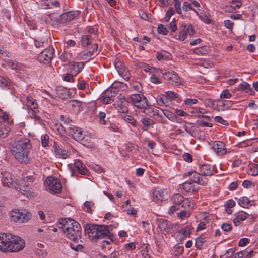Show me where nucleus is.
<instances>
[{"label": "nucleus", "mask_w": 258, "mask_h": 258, "mask_svg": "<svg viewBox=\"0 0 258 258\" xmlns=\"http://www.w3.org/2000/svg\"><path fill=\"white\" fill-rule=\"evenodd\" d=\"M57 226L64 234L73 241L75 242L81 239L82 229L77 221L71 219H60Z\"/></svg>", "instance_id": "nucleus-1"}, {"label": "nucleus", "mask_w": 258, "mask_h": 258, "mask_svg": "<svg viewBox=\"0 0 258 258\" xmlns=\"http://www.w3.org/2000/svg\"><path fill=\"white\" fill-rule=\"evenodd\" d=\"M31 148L30 140L27 138H22L14 143L11 147V152L18 161L27 164L30 160L29 155Z\"/></svg>", "instance_id": "nucleus-2"}, {"label": "nucleus", "mask_w": 258, "mask_h": 258, "mask_svg": "<svg viewBox=\"0 0 258 258\" xmlns=\"http://www.w3.org/2000/svg\"><path fill=\"white\" fill-rule=\"evenodd\" d=\"M86 231L89 238L92 240L102 239L106 237L110 239L111 237H112L107 226L105 225L92 224L89 226Z\"/></svg>", "instance_id": "nucleus-3"}, {"label": "nucleus", "mask_w": 258, "mask_h": 258, "mask_svg": "<svg viewBox=\"0 0 258 258\" xmlns=\"http://www.w3.org/2000/svg\"><path fill=\"white\" fill-rule=\"evenodd\" d=\"M10 220L12 222L23 223L27 222L31 218V214L25 209H15L9 213Z\"/></svg>", "instance_id": "nucleus-4"}, {"label": "nucleus", "mask_w": 258, "mask_h": 258, "mask_svg": "<svg viewBox=\"0 0 258 258\" xmlns=\"http://www.w3.org/2000/svg\"><path fill=\"white\" fill-rule=\"evenodd\" d=\"M10 240L9 252H17L24 248L25 241L20 237L11 234Z\"/></svg>", "instance_id": "nucleus-5"}, {"label": "nucleus", "mask_w": 258, "mask_h": 258, "mask_svg": "<svg viewBox=\"0 0 258 258\" xmlns=\"http://www.w3.org/2000/svg\"><path fill=\"white\" fill-rule=\"evenodd\" d=\"M2 183L4 187H8L12 189H16L18 188V183H19L17 180L15 179L13 175L7 171L1 172Z\"/></svg>", "instance_id": "nucleus-6"}, {"label": "nucleus", "mask_w": 258, "mask_h": 258, "mask_svg": "<svg viewBox=\"0 0 258 258\" xmlns=\"http://www.w3.org/2000/svg\"><path fill=\"white\" fill-rule=\"evenodd\" d=\"M157 231L164 235L170 234L172 232L174 225L167 220L157 219L156 220Z\"/></svg>", "instance_id": "nucleus-7"}, {"label": "nucleus", "mask_w": 258, "mask_h": 258, "mask_svg": "<svg viewBox=\"0 0 258 258\" xmlns=\"http://www.w3.org/2000/svg\"><path fill=\"white\" fill-rule=\"evenodd\" d=\"M129 102L139 109H143L147 106V99L139 94L131 95L128 97Z\"/></svg>", "instance_id": "nucleus-8"}, {"label": "nucleus", "mask_w": 258, "mask_h": 258, "mask_svg": "<svg viewBox=\"0 0 258 258\" xmlns=\"http://www.w3.org/2000/svg\"><path fill=\"white\" fill-rule=\"evenodd\" d=\"M143 109H144V112L145 113L154 118L157 121L161 122H164L165 121L164 117L159 112V108L147 105V107Z\"/></svg>", "instance_id": "nucleus-9"}, {"label": "nucleus", "mask_w": 258, "mask_h": 258, "mask_svg": "<svg viewBox=\"0 0 258 258\" xmlns=\"http://www.w3.org/2000/svg\"><path fill=\"white\" fill-rule=\"evenodd\" d=\"M54 50L52 48H47L40 53L37 57L38 60L46 64L50 63L53 58Z\"/></svg>", "instance_id": "nucleus-10"}, {"label": "nucleus", "mask_w": 258, "mask_h": 258, "mask_svg": "<svg viewBox=\"0 0 258 258\" xmlns=\"http://www.w3.org/2000/svg\"><path fill=\"white\" fill-rule=\"evenodd\" d=\"M45 183L49 187V190L55 193H58L61 191V184L57 178L52 177H47L46 179Z\"/></svg>", "instance_id": "nucleus-11"}, {"label": "nucleus", "mask_w": 258, "mask_h": 258, "mask_svg": "<svg viewBox=\"0 0 258 258\" xmlns=\"http://www.w3.org/2000/svg\"><path fill=\"white\" fill-rule=\"evenodd\" d=\"M10 236L11 233H0V251L4 252H9Z\"/></svg>", "instance_id": "nucleus-12"}, {"label": "nucleus", "mask_w": 258, "mask_h": 258, "mask_svg": "<svg viewBox=\"0 0 258 258\" xmlns=\"http://www.w3.org/2000/svg\"><path fill=\"white\" fill-rule=\"evenodd\" d=\"M162 74L163 77L168 80L172 84L178 85L180 83V79L177 74L174 71H162Z\"/></svg>", "instance_id": "nucleus-13"}, {"label": "nucleus", "mask_w": 258, "mask_h": 258, "mask_svg": "<svg viewBox=\"0 0 258 258\" xmlns=\"http://www.w3.org/2000/svg\"><path fill=\"white\" fill-rule=\"evenodd\" d=\"M118 100L116 102V106L118 111L122 114L126 113L128 112L127 107V103L129 102L128 99L127 100L124 96L120 95L117 98Z\"/></svg>", "instance_id": "nucleus-14"}, {"label": "nucleus", "mask_w": 258, "mask_h": 258, "mask_svg": "<svg viewBox=\"0 0 258 258\" xmlns=\"http://www.w3.org/2000/svg\"><path fill=\"white\" fill-rule=\"evenodd\" d=\"M188 175L190 177L191 180L194 183L205 185L207 182V179L206 177H203L196 171L188 172Z\"/></svg>", "instance_id": "nucleus-15"}, {"label": "nucleus", "mask_w": 258, "mask_h": 258, "mask_svg": "<svg viewBox=\"0 0 258 258\" xmlns=\"http://www.w3.org/2000/svg\"><path fill=\"white\" fill-rule=\"evenodd\" d=\"M56 94L51 95L49 94L47 91H45V92L48 94L50 97L52 98L56 99L57 98L65 99L69 96V91L67 89L64 88L62 87H58L56 89Z\"/></svg>", "instance_id": "nucleus-16"}, {"label": "nucleus", "mask_w": 258, "mask_h": 258, "mask_svg": "<svg viewBox=\"0 0 258 258\" xmlns=\"http://www.w3.org/2000/svg\"><path fill=\"white\" fill-rule=\"evenodd\" d=\"M212 148L218 155L221 156L227 153L225 144L221 141H214L211 144Z\"/></svg>", "instance_id": "nucleus-17"}, {"label": "nucleus", "mask_w": 258, "mask_h": 258, "mask_svg": "<svg viewBox=\"0 0 258 258\" xmlns=\"http://www.w3.org/2000/svg\"><path fill=\"white\" fill-rule=\"evenodd\" d=\"M249 215L247 213L241 211L234 214V218L233 222L235 226H239L242 224L243 221L246 220Z\"/></svg>", "instance_id": "nucleus-18"}, {"label": "nucleus", "mask_w": 258, "mask_h": 258, "mask_svg": "<svg viewBox=\"0 0 258 258\" xmlns=\"http://www.w3.org/2000/svg\"><path fill=\"white\" fill-rule=\"evenodd\" d=\"M16 189L19 190L23 195L29 198H32L34 195V192L32 188L28 185H22L20 183H18V188Z\"/></svg>", "instance_id": "nucleus-19"}, {"label": "nucleus", "mask_w": 258, "mask_h": 258, "mask_svg": "<svg viewBox=\"0 0 258 258\" xmlns=\"http://www.w3.org/2000/svg\"><path fill=\"white\" fill-rule=\"evenodd\" d=\"M84 63L82 62H71L69 64L70 72L74 75H76L80 73L84 68Z\"/></svg>", "instance_id": "nucleus-20"}, {"label": "nucleus", "mask_w": 258, "mask_h": 258, "mask_svg": "<svg viewBox=\"0 0 258 258\" xmlns=\"http://www.w3.org/2000/svg\"><path fill=\"white\" fill-rule=\"evenodd\" d=\"M54 148L55 154L57 157L64 159L69 157L70 153L68 152V151L63 149L59 145L56 144L54 145Z\"/></svg>", "instance_id": "nucleus-21"}, {"label": "nucleus", "mask_w": 258, "mask_h": 258, "mask_svg": "<svg viewBox=\"0 0 258 258\" xmlns=\"http://www.w3.org/2000/svg\"><path fill=\"white\" fill-rule=\"evenodd\" d=\"M69 132L76 140L80 141L83 139V134L82 131L79 127L76 126L70 127L69 128Z\"/></svg>", "instance_id": "nucleus-22"}, {"label": "nucleus", "mask_w": 258, "mask_h": 258, "mask_svg": "<svg viewBox=\"0 0 258 258\" xmlns=\"http://www.w3.org/2000/svg\"><path fill=\"white\" fill-rule=\"evenodd\" d=\"M238 205L244 208H249L254 204V201L250 200L247 197H240L238 200Z\"/></svg>", "instance_id": "nucleus-23"}, {"label": "nucleus", "mask_w": 258, "mask_h": 258, "mask_svg": "<svg viewBox=\"0 0 258 258\" xmlns=\"http://www.w3.org/2000/svg\"><path fill=\"white\" fill-rule=\"evenodd\" d=\"M73 166L80 174L86 175L88 173L87 169L80 160H75Z\"/></svg>", "instance_id": "nucleus-24"}, {"label": "nucleus", "mask_w": 258, "mask_h": 258, "mask_svg": "<svg viewBox=\"0 0 258 258\" xmlns=\"http://www.w3.org/2000/svg\"><path fill=\"white\" fill-rule=\"evenodd\" d=\"M137 65L139 68L142 69L146 72H149L151 74H156L159 71L158 69L155 68H152L149 64L144 62H139Z\"/></svg>", "instance_id": "nucleus-25"}, {"label": "nucleus", "mask_w": 258, "mask_h": 258, "mask_svg": "<svg viewBox=\"0 0 258 258\" xmlns=\"http://www.w3.org/2000/svg\"><path fill=\"white\" fill-rule=\"evenodd\" d=\"M200 171L204 175L211 176L213 174V167L208 164H204L201 166Z\"/></svg>", "instance_id": "nucleus-26"}, {"label": "nucleus", "mask_w": 258, "mask_h": 258, "mask_svg": "<svg viewBox=\"0 0 258 258\" xmlns=\"http://www.w3.org/2000/svg\"><path fill=\"white\" fill-rule=\"evenodd\" d=\"M153 196L158 201H162L166 198V192L162 189H155L153 192Z\"/></svg>", "instance_id": "nucleus-27"}, {"label": "nucleus", "mask_w": 258, "mask_h": 258, "mask_svg": "<svg viewBox=\"0 0 258 258\" xmlns=\"http://www.w3.org/2000/svg\"><path fill=\"white\" fill-rule=\"evenodd\" d=\"M80 141L82 142V145L88 148H92L94 146L93 139L89 134L83 135V139Z\"/></svg>", "instance_id": "nucleus-28"}, {"label": "nucleus", "mask_w": 258, "mask_h": 258, "mask_svg": "<svg viewBox=\"0 0 258 258\" xmlns=\"http://www.w3.org/2000/svg\"><path fill=\"white\" fill-rule=\"evenodd\" d=\"M7 64L9 68L17 71L24 70L25 68L24 66L15 60L8 61Z\"/></svg>", "instance_id": "nucleus-29"}, {"label": "nucleus", "mask_w": 258, "mask_h": 258, "mask_svg": "<svg viewBox=\"0 0 258 258\" xmlns=\"http://www.w3.org/2000/svg\"><path fill=\"white\" fill-rule=\"evenodd\" d=\"M184 198L180 194H174L171 198V201L173 204H175L181 208Z\"/></svg>", "instance_id": "nucleus-30"}, {"label": "nucleus", "mask_w": 258, "mask_h": 258, "mask_svg": "<svg viewBox=\"0 0 258 258\" xmlns=\"http://www.w3.org/2000/svg\"><path fill=\"white\" fill-rule=\"evenodd\" d=\"M183 190L187 192L193 193L197 190V187L193 183L186 181L182 185Z\"/></svg>", "instance_id": "nucleus-31"}, {"label": "nucleus", "mask_w": 258, "mask_h": 258, "mask_svg": "<svg viewBox=\"0 0 258 258\" xmlns=\"http://www.w3.org/2000/svg\"><path fill=\"white\" fill-rule=\"evenodd\" d=\"M204 110L200 108H191L189 112L192 114L194 116L198 117L207 118H209L208 116L204 115Z\"/></svg>", "instance_id": "nucleus-32"}, {"label": "nucleus", "mask_w": 258, "mask_h": 258, "mask_svg": "<svg viewBox=\"0 0 258 258\" xmlns=\"http://www.w3.org/2000/svg\"><path fill=\"white\" fill-rule=\"evenodd\" d=\"M241 6V2L239 1L232 0L229 5L226 7L225 11L227 12H232L233 10L239 8Z\"/></svg>", "instance_id": "nucleus-33"}, {"label": "nucleus", "mask_w": 258, "mask_h": 258, "mask_svg": "<svg viewBox=\"0 0 258 258\" xmlns=\"http://www.w3.org/2000/svg\"><path fill=\"white\" fill-rule=\"evenodd\" d=\"M28 112L29 116L33 118L35 121H37L38 123L40 122L41 119L40 117L37 115V113L39 112V109L38 108H28Z\"/></svg>", "instance_id": "nucleus-34"}, {"label": "nucleus", "mask_w": 258, "mask_h": 258, "mask_svg": "<svg viewBox=\"0 0 258 258\" xmlns=\"http://www.w3.org/2000/svg\"><path fill=\"white\" fill-rule=\"evenodd\" d=\"M26 105L28 108H38V104L36 102V100L32 98L31 96H28L26 97Z\"/></svg>", "instance_id": "nucleus-35"}, {"label": "nucleus", "mask_w": 258, "mask_h": 258, "mask_svg": "<svg viewBox=\"0 0 258 258\" xmlns=\"http://www.w3.org/2000/svg\"><path fill=\"white\" fill-rule=\"evenodd\" d=\"M207 238L205 237L204 235H201L197 237L195 242V246L196 248L201 249L204 245V243L207 242Z\"/></svg>", "instance_id": "nucleus-36"}, {"label": "nucleus", "mask_w": 258, "mask_h": 258, "mask_svg": "<svg viewBox=\"0 0 258 258\" xmlns=\"http://www.w3.org/2000/svg\"><path fill=\"white\" fill-rule=\"evenodd\" d=\"M121 118L126 122L130 123L132 126H135L137 125L136 120L134 117L130 115L123 113L121 114Z\"/></svg>", "instance_id": "nucleus-37"}, {"label": "nucleus", "mask_w": 258, "mask_h": 258, "mask_svg": "<svg viewBox=\"0 0 258 258\" xmlns=\"http://www.w3.org/2000/svg\"><path fill=\"white\" fill-rule=\"evenodd\" d=\"M195 206V202L194 200L190 198H188L183 199L181 207L184 208L191 209Z\"/></svg>", "instance_id": "nucleus-38"}, {"label": "nucleus", "mask_w": 258, "mask_h": 258, "mask_svg": "<svg viewBox=\"0 0 258 258\" xmlns=\"http://www.w3.org/2000/svg\"><path fill=\"white\" fill-rule=\"evenodd\" d=\"M171 58L172 55L170 53L165 51L159 53L157 55V59L159 61L170 60Z\"/></svg>", "instance_id": "nucleus-39"}, {"label": "nucleus", "mask_w": 258, "mask_h": 258, "mask_svg": "<svg viewBox=\"0 0 258 258\" xmlns=\"http://www.w3.org/2000/svg\"><path fill=\"white\" fill-rule=\"evenodd\" d=\"M111 94V90H106L104 94L101 96V99L102 102L105 104H110L112 103L113 101L112 99L109 97V94Z\"/></svg>", "instance_id": "nucleus-40"}, {"label": "nucleus", "mask_w": 258, "mask_h": 258, "mask_svg": "<svg viewBox=\"0 0 258 258\" xmlns=\"http://www.w3.org/2000/svg\"><path fill=\"white\" fill-rule=\"evenodd\" d=\"M93 55V52L91 51H81L78 54V57L81 60L88 59Z\"/></svg>", "instance_id": "nucleus-41"}, {"label": "nucleus", "mask_w": 258, "mask_h": 258, "mask_svg": "<svg viewBox=\"0 0 258 258\" xmlns=\"http://www.w3.org/2000/svg\"><path fill=\"white\" fill-rule=\"evenodd\" d=\"M157 104L160 106L164 105L167 106L168 103V98L166 95H161L159 96L157 98Z\"/></svg>", "instance_id": "nucleus-42"}, {"label": "nucleus", "mask_w": 258, "mask_h": 258, "mask_svg": "<svg viewBox=\"0 0 258 258\" xmlns=\"http://www.w3.org/2000/svg\"><path fill=\"white\" fill-rule=\"evenodd\" d=\"M186 25H182L180 27V31L178 35V40L180 41H184L187 37V34L185 31Z\"/></svg>", "instance_id": "nucleus-43"}, {"label": "nucleus", "mask_w": 258, "mask_h": 258, "mask_svg": "<svg viewBox=\"0 0 258 258\" xmlns=\"http://www.w3.org/2000/svg\"><path fill=\"white\" fill-rule=\"evenodd\" d=\"M160 110L163 112L164 115L171 121H177V117L176 115L171 112L167 110H163L160 109Z\"/></svg>", "instance_id": "nucleus-44"}, {"label": "nucleus", "mask_w": 258, "mask_h": 258, "mask_svg": "<svg viewBox=\"0 0 258 258\" xmlns=\"http://www.w3.org/2000/svg\"><path fill=\"white\" fill-rule=\"evenodd\" d=\"M247 173L249 175L256 176L258 175V165L253 164L251 165L248 170Z\"/></svg>", "instance_id": "nucleus-45"}, {"label": "nucleus", "mask_w": 258, "mask_h": 258, "mask_svg": "<svg viewBox=\"0 0 258 258\" xmlns=\"http://www.w3.org/2000/svg\"><path fill=\"white\" fill-rule=\"evenodd\" d=\"M0 120L4 122H7L8 124H11V122L9 120V115L7 112L4 111L0 108Z\"/></svg>", "instance_id": "nucleus-46"}, {"label": "nucleus", "mask_w": 258, "mask_h": 258, "mask_svg": "<svg viewBox=\"0 0 258 258\" xmlns=\"http://www.w3.org/2000/svg\"><path fill=\"white\" fill-rule=\"evenodd\" d=\"M233 103L231 101L229 100H223L222 101H220L218 104V106L220 107H222V110H225L231 106Z\"/></svg>", "instance_id": "nucleus-47"}, {"label": "nucleus", "mask_w": 258, "mask_h": 258, "mask_svg": "<svg viewBox=\"0 0 258 258\" xmlns=\"http://www.w3.org/2000/svg\"><path fill=\"white\" fill-rule=\"evenodd\" d=\"M179 233L181 234V237H180V240H183L186 238V237L190 234V231L189 229L186 227L184 228L181 229L179 231Z\"/></svg>", "instance_id": "nucleus-48"}, {"label": "nucleus", "mask_w": 258, "mask_h": 258, "mask_svg": "<svg viewBox=\"0 0 258 258\" xmlns=\"http://www.w3.org/2000/svg\"><path fill=\"white\" fill-rule=\"evenodd\" d=\"M184 128L187 133L190 134L191 136H193L194 132V126L191 123L185 122L184 125Z\"/></svg>", "instance_id": "nucleus-49"}, {"label": "nucleus", "mask_w": 258, "mask_h": 258, "mask_svg": "<svg viewBox=\"0 0 258 258\" xmlns=\"http://www.w3.org/2000/svg\"><path fill=\"white\" fill-rule=\"evenodd\" d=\"M78 242H79V240H77L75 242L73 241V243H72L70 244V247L72 249H73L74 250H75L76 251H78L81 250L83 247L82 245L78 243Z\"/></svg>", "instance_id": "nucleus-50"}, {"label": "nucleus", "mask_w": 258, "mask_h": 258, "mask_svg": "<svg viewBox=\"0 0 258 258\" xmlns=\"http://www.w3.org/2000/svg\"><path fill=\"white\" fill-rule=\"evenodd\" d=\"M10 81L5 77L0 76V87L2 88H5L6 87L10 85Z\"/></svg>", "instance_id": "nucleus-51"}, {"label": "nucleus", "mask_w": 258, "mask_h": 258, "mask_svg": "<svg viewBox=\"0 0 258 258\" xmlns=\"http://www.w3.org/2000/svg\"><path fill=\"white\" fill-rule=\"evenodd\" d=\"M235 251V248H230L226 250L224 254L221 255L220 258H229L234 254Z\"/></svg>", "instance_id": "nucleus-52"}, {"label": "nucleus", "mask_w": 258, "mask_h": 258, "mask_svg": "<svg viewBox=\"0 0 258 258\" xmlns=\"http://www.w3.org/2000/svg\"><path fill=\"white\" fill-rule=\"evenodd\" d=\"M35 254L39 258H44L46 256L47 252L45 249L37 248L35 251Z\"/></svg>", "instance_id": "nucleus-53"}, {"label": "nucleus", "mask_w": 258, "mask_h": 258, "mask_svg": "<svg viewBox=\"0 0 258 258\" xmlns=\"http://www.w3.org/2000/svg\"><path fill=\"white\" fill-rule=\"evenodd\" d=\"M91 38L89 35L82 36L81 39V43L83 46H88L91 43Z\"/></svg>", "instance_id": "nucleus-54"}, {"label": "nucleus", "mask_w": 258, "mask_h": 258, "mask_svg": "<svg viewBox=\"0 0 258 258\" xmlns=\"http://www.w3.org/2000/svg\"><path fill=\"white\" fill-rule=\"evenodd\" d=\"M141 122L143 124V129L147 131L151 125V120L148 118H143Z\"/></svg>", "instance_id": "nucleus-55"}, {"label": "nucleus", "mask_w": 258, "mask_h": 258, "mask_svg": "<svg viewBox=\"0 0 258 258\" xmlns=\"http://www.w3.org/2000/svg\"><path fill=\"white\" fill-rule=\"evenodd\" d=\"M9 131V128L5 125H0V138L6 137Z\"/></svg>", "instance_id": "nucleus-56"}, {"label": "nucleus", "mask_w": 258, "mask_h": 258, "mask_svg": "<svg viewBox=\"0 0 258 258\" xmlns=\"http://www.w3.org/2000/svg\"><path fill=\"white\" fill-rule=\"evenodd\" d=\"M175 10L178 14H181V2L180 0H173Z\"/></svg>", "instance_id": "nucleus-57"}, {"label": "nucleus", "mask_w": 258, "mask_h": 258, "mask_svg": "<svg viewBox=\"0 0 258 258\" xmlns=\"http://www.w3.org/2000/svg\"><path fill=\"white\" fill-rule=\"evenodd\" d=\"M194 52L196 54L203 55L207 53V50L205 47H201L195 49Z\"/></svg>", "instance_id": "nucleus-58"}, {"label": "nucleus", "mask_w": 258, "mask_h": 258, "mask_svg": "<svg viewBox=\"0 0 258 258\" xmlns=\"http://www.w3.org/2000/svg\"><path fill=\"white\" fill-rule=\"evenodd\" d=\"M71 106L72 108H75V111L79 112L81 106V102L78 100H73L70 103Z\"/></svg>", "instance_id": "nucleus-59"}, {"label": "nucleus", "mask_w": 258, "mask_h": 258, "mask_svg": "<svg viewBox=\"0 0 258 258\" xmlns=\"http://www.w3.org/2000/svg\"><path fill=\"white\" fill-rule=\"evenodd\" d=\"M167 98H170V99H175L178 97V94L175 92L171 91H168L165 92Z\"/></svg>", "instance_id": "nucleus-60"}, {"label": "nucleus", "mask_w": 258, "mask_h": 258, "mask_svg": "<svg viewBox=\"0 0 258 258\" xmlns=\"http://www.w3.org/2000/svg\"><path fill=\"white\" fill-rule=\"evenodd\" d=\"M231 97V94L227 89L223 90L220 94L221 99H229Z\"/></svg>", "instance_id": "nucleus-61"}, {"label": "nucleus", "mask_w": 258, "mask_h": 258, "mask_svg": "<svg viewBox=\"0 0 258 258\" xmlns=\"http://www.w3.org/2000/svg\"><path fill=\"white\" fill-rule=\"evenodd\" d=\"M198 103L196 99L187 98L184 100V103L187 106H192Z\"/></svg>", "instance_id": "nucleus-62"}, {"label": "nucleus", "mask_w": 258, "mask_h": 258, "mask_svg": "<svg viewBox=\"0 0 258 258\" xmlns=\"http://www.w3.org/2000/svg\"><path fill=\"white\" fill-rule=\"evenodd\" d=\"M34 45L37 48L45 47L47 43L45 41H40L38 40H34Z\"/></svg>", "instance_id": "nucleus-63"}, {"label": "nucleus", "mask_w": 258, "mask_h": 258, "mask_svg": "<svg viewBox=\"0 0 258 258\" xmlns=\"http://www.w3.org/2000/svg\"><path fill=\"white\" fill-rule=\"evenodd\" d=\"M190 216V213L185 210L181 211L178 214V217L181 219H184L185 217H189Z\"/></svg>", "instance_id": "nucleus-64"}]
</instances>
